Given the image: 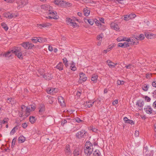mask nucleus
<instances>
[{"label": "nucleus", "mask_w": 156, "mask_h": 156, "mask_svg": "<svg viewBox=\"0 0 156 156\" xmlns=\"http://www.w3.org/2000/svg\"><path fill=\"white\" fill-rule=\"evenodd\" d=\"M38 40L39 42L41 43L47 41V40L46 39L42 37H39V38L38 39Z\"/></svg>", "instance_id": "42"}, {"label": "nucleus", "mask_w": 156, "mask_h": 156, "mask_svg": "<svg viewBox=\"0 0 156 156\" xmlns=\"http://www.w3.org/2000/svg\"><path fill=\"white\" fill-rule=\"evenodd\" d=\"M129 16V19L134 18L136 16V15L134 14H130Z\"/></svg>", "instance_id": "47"}, {"label": "nucleus", "mask_w": 156, "mask_h": 156, "mask_svg": "<svg viewBox=\"0 0 156 156\" xmlns=\"http://www.w3.org/2000/svg\"><path fill=\"white\" fill-rule=\"evenodd\" d=\"M95 23L98 26H101V24L99 21H97L95 22Z\"/></svg>", "instance_id": "60"}, {"label": "nucleus", "mask_w": 156, "mask_h": 156, "mask_svg": "<svg viewBox=\"0 0 156 156\" xmlns=\"http://www.w3.org/2000/svg\"><path fill=\"white\" fill-rule=\"evenodd\" d=\"M63 64L62 62H59L56 66V68L59 70H62L63 69Z\"/></svg>", "instance_id": "26"}, {"label": "nucleus", "mask_w": 156, "mask_h": 156, "mask_svg": "<svg viewBox=\"0 0 156 156\" xmlns=\"http://www.w3.org/2000/svg\"><path fill=\"white\" fill-rule=\"evenodd\" d=\"M111 28L116 31L119 30V27L118 24L115 23H111L110 25Z\"/></svg>", "instance_id": "9"}, {"label": "nucleus", "mask_w": 156, "mask_h": 156, "mask_svg": "<svg viewBox=\"0 0 156 156\" xmlns=\"http://www.w3.org/2000/svg\"><path fill=\"white\" fill-rule=\"evenodd\" d=\"M124 83V81H121L119 80H118L117 81V84L118 85H122Z\"/></svg>", "instance_id": "49"}, {"label": "nucleus", "mask_w": 156, "mask_h": 156, "mask_svg": "<svg viewBox=\"0 0 156 156\" xmlns=\"http://www.w3.org/2000/svg\"><path fill=\"white\" fill-rule=\"evenodd\" d=\"M84 21L87 23V22L90 25H92L94 23V21L92 19H84Z\"/></svg>", "instance_id": "20"}, {"label": "nucleus", "mask_w": 156, "mask_h": 156, "mask_svg": "<svg viewBox=\"0 0 156 156\" xmlns=\"http://www.w3.org/2000/svg\"><path fill=\"white\" fill-rule=\"evenodd\" d=\"M86 132L83 130H82L78 132L76 134V136L77 138L80 139L85 137Z\"/></svg>", "instance_id": "6"}, {"label": "nucleus", "mask_w": 156, "mask_h": 156, "mask_svg": "<svg viewBox=\"0 0 156 156\" xmlns=\"http://www.w3.org/2000/svg\"><path fill=\"white\" fill-rule=\"evenodd\" d=\"M32 42L34 43H36L37 42H39L38 39L37 37H34L31 39Z\"/></svg>", "instance_id": "44"}, {"label": "nucleus", "mask_w": 156, "mask_h": 156, "mask_svg": "<svg viewBox=\"0 0 156 156\" xmlns=\"http://www.w3.org/2000/svg\"><path fill=\"white\" fill-rule=\"evenodd\" d=\"M75 120L76 122L79 123L82 122V120L79 118H75Z\"/></svg>", "instance_id": "57"}, {"label": "nucleus", "mask_w": 156, "mask_h": 156, "mask_svg": "<svg viewBox=\"0 0 156 156\" xmlns=\"http://www.w3.org/2000/svg\"><path fill=\"white\" fill-rule=\"evenodd\" d=\"M17 129L18 128L16 126L14 127L10 132V134L11 135H13L15 133L16 130H17Z\"/></svg>", "instance_id": "39"}, {"label": "nucleus", "mask_w": 156, "mask_h": 156, "mask_svg": "<svg viewBox=\"0 0 156 156\" xmlns=\"http://www.w3.org/2000/svg\"><path fill=\"white\" fill-rule=\"evenodd\" d=\"M9 119L8 118H5L4 119H3V120H1L2 121V123L3 124H5L6 123H7Z\"/></svg>", "instance_id": "48"}, {"label": "nucleus", "mask_w": 156, "mask_h": 156, "mask_svg": "<svg viewBox=\"0 0 156 156\" xmlns=\"http://www.w3.org/2000/svg\"><path fill=\"white\" fill-rule=\"evenodd\" d=\"M46 18L49 19H57L58 18V16H49L48 17H46Z\"/></svg>", "instance_id": "45"}, {"label": "nucleus", "mask_w": 156, "mask_h": 156, "mask_svg": "<svg viewBox=\"0 0 156 156\" xmlns=\"http://www.w3.org/2000/svg\"><path fill=\"white\" fill-rule=\"evenodd\" d=\"M56 89L52 87L48 88L47 89L46 91L48 93V94H53L54 93L56 92V91H55Z\"/></svg>", "instance_id": "10"}, {"label": "nucleus", "mask_w": 156, "mask_h": 156, "mask_svg": "<svg viewBox=\"0 0 156 156\" xmlns=\"http://www.w3.org/2000/svg\"><path fill=\"white\" fill-rule=\"evenodd\" d=\"M144 110L147 114H151L152 113V109L149 106H147L146 108H144Z\"/></svg>", "instance_id": "14"}, {"label": "nucleus", "mask_w": 156, "mask_h": 156, "mask_svg": "<svg viewBox=\"0 0 156 156\" xmlns=\"http://www.w3.org/2000/svg\"><path fill=\"white\" fill-rule=\"evenodd\" d=\"M73 153L74 155H78L79 154L80 152H79V149L78 148H76L73 152Z\"/></svg>", "instance_id": "34"}, {"label": "nucleus", "mask_w": 156, "mask_h": 156, "mask_svg": "<svg viewBox=\"0 0 156 156\" xmlns=\"http://www.w3.org/2000/svg\"><path fill=\"white\" fill-rule=\"evenodd\" d=\"M12 52L15 54L17 57L20 59H22L23 57L22 53V50L20 47H15L11 50Z\"/></svg>", "instance_id": "2"}, {"label": "nucleus", "mask_w": 156, "mask_h": 156, "mask_svg": "<svg viewBox=\"0 0 156 156\" xmlns=\"http://www.w3.org/2000/svg\"><path fill=\"white\" fill-rule=\"evenodd\" d=\"M41 75L43 76V77L46 80H49L52 78L51 75L50 74H48L47 75L41 74Z\"/></svg>", "instance_id": "21"}, {"label": "nucleus", "mask_w": 156, "mask_h": 156, "mask_svg": "<svg viewBox=\"0 0 156 156\" xmlns=\"http://www.w3.org/2000/svg\"><path fill=\"white\" fill-rule=\"evenodd\" d=\"M113 45L112 46L109 45L107 49L104 50L103 51V52L105 53H107V51H110L113 48Z\"/></svg>", "instance_id": "35"}, {"label": "nucleus", "mask_w": 156, "mask_h": 156, "mask_svg": "<svg viewBox=\"0 0 156 156\" xmlns=\"http://www.w3.org/2000/svg\"><path fill=\"white\" fill-rule=\"evenodd\" d=\"M51 25L50 23H43L42 24H40L39 25L38 27H39L40 28H42L43 27H46L50 26H51Z\"/></svg>", "instance_id": "17"}, {"label": "nucleus", "mask_w": 156, "mask_h": 156, "mask_svg": "<svg viewBox=\"0 0 156 156\" xmlns=\"http://www.w3.org/2000/svg\"><path fill=\"white\" fill-rule=\"evenodd\" d=\"M145 99L146 101L147 102H149L150 101L151 98L147 96H145Z\"/></svg>", "instance_id": "55"}, {"label": "nucleus", "mask_w": 156, "mask_h": 156, "mask_svg": "<svg viewBox=\"0 0 156 156\" xmlns=\"http://www.w3.org/2000/svg\"><path fill=\"white\" fill-rule=\"evenodd\" d=\"M84 14L85 16H88L90 13V10L88 9L87 8H84L83 9Z\"/></svg>", "instance_id": "23"}, {"label": "nucleus", "mask_w": 156, "mask_h": 156, "mask_svg": "<svg viewBox=\"0 0 156 156\" xmlns=\"http://www.w3.org/2000/svg\"><path fill=\"white\" fill-rule=\"evenodd\" d=\"M66 22L68 25L71 26L73 27V28H75L78 26V24L75 22L76 21H78V19L75 18H67L66 19Z\"/></svg>", "instance_id": "4"}, {"label": "nucleus", "mask_w": 156, "mask_h": 156, "mask_svg": "<svg viewBox=\"0 0 156 156\" xmlns=\"http://www.w3.org/2000/svg\"><path fill=\"white\" fill-rule=\"evenodd\" d=\"M5 17L9 19H12L18 16V14H16L15 13L8 12H5L3 14Z\"/></svg>", "instance_id": "5"}, {"label": "nucleus", "mask_w": 156, "mask_h": 156, "mask_svg": "<svg viewBox=\"0 0 156 156\" xmlns=\"http://www.w3.org/2000/svg\"><path fill=\"white\" fill-rule=\"evenodd\" d=\"M145 36L148 39H151L156 37V34H151L149 33H147L145 34Z\"/></svg>", "instance_id": "13"}, {"label": "nucleus", "mask_w": 156, "mask_h": 156, "mask_svg": "<svg viewBox=\"0 0 156 156\" xmlns=\"http://www.w3.org/2000/svg\"><path fill=\"white\" fill-rule=\"evenodd\" d=\"M19 2L18 3V5L17 6L18 9H20L21 8L26 5L28 3V0H19Z\"/></svg>", "instance_id": "7"}, {"label": "nucleus", "mask_w": 156, "mask_h": 156, "mask_svg": "<svg viewBox=\"0 0 156 156\" xmlns=\"http://www.w3.org/2000/svg\"><path fill=\"white\" fill-rule=\"evenodd\" d=\"M29 120H30V122L31 123H34L35 121V117H34V116L30 117Z\"/></svg>", "instance_id": "41"}, {"label": "nucleus", "mask_w": 156, "mask_h": 156, "mask_svg": "<svg viewBox=\"0 0 156 156\" xmlns=\"http://www.w3.org/2000/svg\"><path fill=\"white\" fill-rule=\"evenodd\" d=\"M58 101L62 105H64V100L62 97L61 96H58Z\"/></svg>", "instance_id": "25"}, {"label": "nucleus", "mask_w": 156, "mask_h": 156, "mask_svg": "<svg viewBox=\"0 0 156 156\" xmlns=\"http://www.w3.org/2000/svg\"><path fill=\"white\" fill-rule=\"evenodd\" d=\"M65 151L66 154L69 155L70 154L71 152L70 151L69 146V145H66Z\"/></svg>", "instance_id": "27"}, {"label": "nucleus", "mask_w": 156, "mask_h": 156, "mask_svg": "<svg viewBox=\"0 0 156 156\" xmlns=\"http://www.w3.org/2000/svg\"><path fill=\"white\" fill-rule=\"evenodd\" d=\"M16 141V139H13L12 141V147H14Z\"/></svg>", "instance_id": "52"}, {"label": "nucleus", "mask_w": 156, "mask_h": 156, "mask_svg": "<svg viewBox=\"0 0 156 156\" xmlns=\"http://www.w3.org/2000/svg\"><path fill=\"white\" fill-rule=\"evenodd\" d=\"M1 25L2 28H3L5 30H8V27L6 24L4 23H1Z\"/></svg>", "instance_id": "38"}, {"label": "nucleus", "mask_w": 156, "mask_h": 156, "mask_svg": "<svg viewBox=\"0 0 156 156\" xmlns=\"http://www.w3.org/2000/svg\"><path fill=\"white\" fill-rule=\"evenodd\" d=\"M126 67L127 69H130L131 68H133V66H132V65H131V64H129L127 66H126Z\"/></svg>", "instance_id": "56"}, {"label": "nucleus", "mask_w": 156, "mask_h": 156, "mask_svg": "<svg viewBox=\"0 0 156 156\" xmlns=\"http://www.w3.org/2000/svg\"><path fill=\"white\" fill-rule=\"evenodd\" d=\"M124 20H125L126 21L129 20V15H126L124 16Z\"/></svg>", "instance_id": "50"}, {"label": "nucleus", "mask_w": 156, "mask_h": 156, "mask_svg": "<svg viewBox=\"0 0 156 156\" xmlns=\"http://www.w3.org/2000/svg\"><path fill=\"white\" fill-rule=\"evenodd\" d=\"M84 149L85 154L87 156L90 155L93 151L92 144L89 141H87L85 144Z\"/></svg>", "instance_id": "1"}, {"label": "nucleus", "mask_w": 156, "mask_h": 156, "mask_svg": "<svg viewBox=\"0 0 156 156\" xmlns=\"http://www.w3.org/2000/svg\"><path fill=\"white\" fill-rule=\"evenodd\" d=\"M25 140V137L23 136H20L18 138L19 142L20 143L23 142Z\"/></svg>", "instance_id": "33"}, {"label": "nucleus", "mask_w": 156, "mask_h": 156, "mask_svg": "<svg viewBox=\"0 0 156 156\" xmlns=\"http://www.w3.org/2000/svg\"><path fill=\"white\" fill-rule=\"evenodd\" d=\"M99 20L100 22H102L103 23H104V19L102 18H99Z\"/></svg>", "instance_id": "62"}, {"label": "nucleus", "mask_w": 156, "mask_h": 156, "mask_svg": "<svg viewBox=\"0 0 156 156\" xmlns=\"http://www.w3.org/2000/svg\"><path fill=\"white\" fill-rule=\"evenodd\" d=\"M94 102L95 101L92 102L91 101H86L85 103H84V105L87 108H90L93 105L94 103ZM83 105H84V104Z\"/></svg>", "instance_id": "12"}, {"label": "nucleus", "mask_w": 156, "mask_h": 156, "mask_svg": "<svg viewBox=\"0 0 156 156\" xmlns=\"http://www.w3.org/2000/svg\"><path fill=\"white\" fill-rule=\"evenodd\" d=\"M149 87V85L147 84H144L142 87V89L144 91H147L148 90Z\"/></svg>", "instance_id": "31"}, {"label": "nucleus", "mask_w": 156, "mask_h": 156, "mask_svg": "<svg viewBox=\"0 0 156 156\" xmlns=\"http://www.w3.org/2000/svg\"><path fill=\"white\" fill-rule=\"evenodd\" d=\"M119 4H121L122 5H124L126 4V1L125 0H119Z\"/></svg>", "instance_id": "43"}, {"label": "nucleus", "mask_w": 156, "mask_h": 156, "mask_svg": "<svg viewBox=\"0 0 156 156\" xmlns=\"http://www.w3.org/2000/svg\"><path fill=\"white\" fill-rule=\"evenodd\" d=\"M98 76L97 75L94 74L91 77V81L94 82V83H96L97 81Z\"/></svg>", "instance_id": "28"}, {"label": "nucleus", "mask_w": 156, "mask_h": 156, "mask_svg": "<svg viewBox=\"0 0 156 156\" xmlns=\"http://www.w3.org/2000/svg\"><path fill=\"white\" fill-rule=\"evenodd\" d=\"M144 35L143 34H140L139 37H136V40H142L144 39Z\"/></svg>", "instance_id": "37"}, {"label": "nucleus", "mask_w": 156, "mask_h": 156, "mask_svg": "<svg viewBox=\"0 0 156 156\" xmlns=\"http://www.w3.org/2000/svg\"><path fill=\"white\" fill-rule=\"evenodd\" d=\"M67 122L69 123L70 122L69 121H67V120H66V119H64L62 121L61 125H62L63 126H64L65 124Z\"/></svg>", "instance_id": "46"}, {"label": "nucleus", "mask_w": 156, "mask_h": 156, "mask_svg": "<svg viewBox=\"0 0 156 156\" xmlns=\"http://www.w3.org/2000/svg\"><path fill=\"white\" fill-rule=\"evenodd\" d=\"M144 102L143 101H139L136 103V105L140 107V110L142 109V108L144 106Z\"/></svg>", "instance_id": "19"}, {"label": "nucleus", "mask_w": 156, "mask_h": 156, "mask_svg": "<svg viewBox=\"0 0 156 156\" xmlns=\"http://www.w3.org/2000/svg\"><path fill=\"white\" fill-rule=\"evenodd\" d=\"M87 77L83 73H81L80 74V80L83 81H85L87 80Z\"/></svg>", "instance_id": "11"}, {"label": "nucleus", "mask_w": 156, "mask_h": 156, "mask_svg": "<svg viewBox=\"0 0 156 156\" xmlns=\"http://www.w3.org/2000/svg\"><path fill=\"white\" fill-rule=\"evenodd\" d=\"M22 127L24 129L26 128L27 126V125L26 122H24L22 124Z\"/></svg>", "instance_id": "54"}, {"label": "nucleus", "mask_w": 156, "mask_h": 156, "mask_svg": "<svg viewBox=\"0 0 156 156\" xmlns=\"http://www.w3.org/2000/svg\"><path fill=\"white\" fill-rule=\"evenodd\" d=\"M7 102L11 104H14V99L12 98H8L7 100Z\"/></svg>", "instance_id": "32"}, {"label": "nucleus", "mask_w": 156, "mask_h": 156, "mask_svg": "<svg viewBox=\"0 0 156 156\" xmlns=\"http://www.w3.org/2000/svg\"><path fill=\"white\" fill-rule=\"evenodd\" d=\"M93 156H101V153L98 150H96L93 153Z\"/></svg>", "instance_id": "30"}, {"label": "nucleus", "mask_w": 156, "mask_h": 156, "mask_svg": "<svg viewBox=\"0 0 156 156\" xmlns=\"http://www.w3.org/2000/svg\"><path fill=\"white\" fill-rule=\"evenodd\" d=\"M21 110L19 113V116L20 117L23 116L24 114L23 110H25V114L24 115L25 117L28 116L29 115L30 111H31L30 108L25 106L24 105H22L21 106Z\"/></svg>", "instance_id": "3"}, {"label": "nucleus", "mask_w": 156, "mask_h": 156, "mask_svg": "<svg viewBox=\"0 0 156 156\" xmlns=\"http://www.w3.org/2000/svg\"><path fill=\"white\" fill-rule=\"evenodd\" d=\"M123 44H124V48H126L129 46V44L128 43V42H125Z\"/></svg>", "instance_id": "53"}, {"label": "nucleus", "mask_w": 156, "mask_h": 156, "mask_svg": "<svg viewBox=\"0 0 156 156\" xmlns=\"http://www.w3.org/2000/svg\"><path fill=\"white\" fill-rule=\"evenodd\" d=\"M8 3H12L14 2V0H4Z\"/></svg>", "instance_id": "59"}, {"label": "nucleus", "mask_w": 156, "mask_h": 156, "mask_svg": "<svg viewBox=\"0 0 156 156\" xmlns=\"http://www.w3.org/2000/svg\"><path fill=\"white\" fill-rule=\"evenodd\" d=\"M70 64L71 66H70V68L73 71L76 70V68L75 66V63L73 61H72L71 62V63Z\"/></svg>", "instance_id": "22"}, {"label": "nucleus", "mask_w": 156, "mask_h": 156, "mask_svg": "<svg viewBox=\"0 0 156 156\" xmlns=\"http://www.w3.org/2000/svg\"><path fill=\"white\" fill-rule=\"evenodd\" d=\"M118 103V101L117 100H115L113 101L112 104L113 105H115Z\"/></svg>", "instance_id": "58"}, {"label": "nucleus", "mask_w": 156, "mask_h": 156, "mask_svg": "<svg viewBox=\"0 0 156 156\" xmlns=\"http://www.w3.org/2000/svg\"><path fill=\"white\" fill-rule=\"evenodd\" d=\"M153 106L154 108L156 109V101L153 103Z\"/></svg>", "instance_id": "64"}, {"label": "nucleus", "mask_w": 156, "mask_h": 156, "mask_svg": "<svg viewBox=\"0 0 156 156\" xmlns=\"http://www.w3.org/2000/svg\"><path fill=\"white\" fill-rule=\"evenodd\" d=\"M29 42H25L21 44V45L26 49H29Z\"/></svg>", "instance_id": "24"}, {"label": "nucleus", "mask_w": 156, "mask_h": 156, "mask_svg": "<svg viewBox=\"0 0 156 156\" xmlns=\"http://www.w3.org/2000/svg\"><path fill=\"white\" fill-rule=\"evenodd\" d=\"M39 109V114H42L45 110L44 106L43 105H40Z\"/></svg>", "instance_id": "18"}, {"label": "nucleus", "mask_w": 156, "mask_h": 156, "mask_svg": "<svg viewBox=\"0 0 156 156\" xmlns=\"http://www.w3.org/2000/svg\"><path fill=\"white\" fill-rule=\"evenodd\" d=\"M131 40H132V42H131V44H134L135 43V41L136 40V37H133V38H131Z\"/></svg>", "instance_id": "51"}, {"label": "nucleus", "mask_w": 156, "mask_h": 156, "mask_svg": "<svg viewBox=\"0 0 156 156\" xmlns=\"http://www.w3.org/2000/svg\"><path fill=\"white\" fill-rule=\"evenodd\" d=\"M11 51H8V52L5 53V54H0V56H2V55L5 56V57H9L11 55V54H10L11 52Z\"/></svg>", "instance_id": "36"}, {"label": "nucleus", "mask_w": 156, "mask_h": 156, "mask_svg": "<svg viewBox=\"0 0 156 156\" xmlns=\"http://www.w3.org/2000/svg\"><path fill=\"white\" fill-rule=\"evenodd\" d=\"M65 3L64 1L61 0H55L54 1L55 4L59 6H64Z\"/></svg>", "instance_id": "8"}, {"label": "nucleus", "mask_w": 156, "mask_h": 156, "mask_svg": "<svg viewBox=\"0 0 156 156\" xmlns=\"http://www.w3.org/2000/svg\"><path fill=\"white\" fill-rule=\"evenodd\" d=\"M123 120L126 123H129L131 125L134 124V122L132 120L128 119L126 117L123 118Z\"/></svg>", "instance_id": "16"}, {"label": "nucleus", "mask_w": 156, "mask_h": 156, "mask_svg": "<svg viewBox=\"0 0 156 156\" xmlns=\"http://www.w3.org/2000/svg\"><path fill=\"white\" fill-rule=\"evenodd\" d=\"M107 63L109 67H114L117 65V63L115 64L110 60H108L107 61Z\"/></svg>", "instance_id": "15"}, {"label": "nucleus", "mask_w": 156, "mask_h": 156, "mask_svg": "<svg viewBox=\"0 0 156 156\" xmlns=\"http://www.w3.org/2000/svg\"><path fill=\"white\" fill-rule=\"evenodd\" d=\"M122 37H118L117 39V40L118 42L121 41H122Z\"/></svg>", "instance_id": "63"}, {"label": "nucleus", "mask_w": 156, "mask_h": 156, "mask_svg": "<svg viewBox=\"0 0 156 156\" xmlns=\"http://www.w3.org/2000/svg\"><path fill=\"white\" fill-rule=\"evenodd\" d=\"M97 40L100 41H101L102 39V35L101 34H100L98 35L97 37Z\"/></svg>", "instance_id": "40"}, {"label": "nucleus", "mask_w": 156, "mask_h": 156, "mask_svg": "<svg viewBox=\"0 0 156 156\" xmlns=\"http://www.w3.org/2000/svg\"><path fill=\"white\" fill-rule=\"evenodd\" d=\"M152 86L154 87H156V81L152 82Z\"/></svg>", "instance_id": "61"}, {"label": "nucleus", "mask_w": 156, "mask_h": 156, "mask_svg": "<svg viewBox=\"0 0 156 156\" xmlns=\"http://www.w3.org/2000/svg\"><path fill=\"white\" fill-rule=\"evenodd\" d=\"M48 14L49 15H51L52 16H58L57 15V13L56 12L51 10H49L48 11Z\"/></svg>", "instance_id": "29"}]
</instances>
